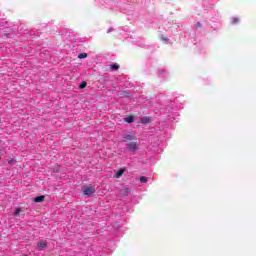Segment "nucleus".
<instances>
[{
	"label": "nucleus",
	"instance_id": "1",
	"mask_svg": "<svg viewBox=\"0 0 256 256\" xmlns=\"http://www.w3.org/2000/svg\"><path fill=\"white\" fill-rule=\"evenodd\" d=\"M126 149H128V151H131L132 153H135V151H137L139 149V143H137V142L127 143Z\"/></svg>",
	"mask_w": 256,
	"mask_h": 256
},
{
	"label": "nucleus",
	"instance_id": "2",
	"mask_svg": "<svg viewBox=\"0 0 256 256\" xmlns=\"http://www.w3.org/2000/svg\"><path fill=\"white\" fill-rule=\"evenodd\" d=\"M82 191H83L84 195H86L87 197H91V195H93L95 193V187L87 186V187L82 188Z\"/></svg>",
	"mask_w": 256,
	"mask_h": 256
},
{
	"label": "nucleus",
	"instance_id": "3",
	"mask_svg": "<svg viewBox=\"0 0 256 256\" xmlns=\"http://www.w3.org/2000/svg\"><path fill=\"white\" fill-rule=\"evenodd\" d=\"M123 139L124 143H127V141H133V139H135V136L133 134H124Z\"/></svg>",
	"mask_w": 256,
	"mask_h": 256
},
{
	"label": "nucleus",
	"instance_id": "4",
	"mask_svg": "<svg viewBox=\"0 0 256 256\" xmlns=\"http://www.w3.org/2000/svg\"><path fill=\"white\" fill-rule=\"evenodd\" d=\"M37 245H38L39 251H43V249L47 247V241L41 240L40 242H38Z\"/></svg>",
	"mask_w": 256,
	"mask_h": 256
},
{
	"label": "nucleus",
	"instance_id": "5",
	"mask_svg": "<svg viewBox=\"0 0 256 256\" xmlns=\"http://www.w3.org/2000/svg\"><path fill=\"white\" fill-rule=\"evenodd\" d=\"M125 168H122V169H120L117 173H116V175H115V177H116V179H121V177H123V173H125Z\"/></svg>",
	"mask_w": 256,
	"mask_h": 256
},
{
	"label": "nucleus",
	"instance_id": "6",
	"mask_svg": "<svg viewBox=\"0 0 256 256\" xmlns=\"http://www.w3.org/2000/svg\"><path fill=\"white\" fill-rule=\"evenodd\" d=\"M120 193H121V195L127 196V195H129V193H131V189H129V188H124V189H122V190L120 191Z\"/></svg>",
	"mask_w": 256,
	"mask_h": 256
},
{
	"label": "nucleus",
	"instance_id": "7",
	"mask_svg": "<svg viewBox=\"0 0 256 256\" xmlns=\"http://www.w3.org/2000/svg\"><path fill=\"white\" fill-rule=\"evenodd\" d=\"M35 203H41L45 201V196H38L34 199Z\"/></svg>",
	"mask_w": 256,
	"mask_h": 256
},
{
	"label": "nucleus",
	"instance_id": "8",
	"mask_svg": "<svg viewBox=\"0 0 256 256\" xmlns=\"http://www.w3.org/2000/svg\"><path fill=\"white\" fill-rule=\"evenodd\" d=\"M21 212H23V208H17L13 213L14 217H19Z\"/></svg>",
	"mask_w": 256,
	"mask_h": 256
},
{
	"label": "nucleus",
	"instance_id": "9",
	"mask_svg": "<svg viewBox=\"0 0 256 256\" xmlns=\"http://www.w3.org/2000/svg\"><path fill=\"white\" fill-rule=\"evenodd\" d=\"M124 121L126 123H133V121H135V118H133V116H128V117L124 118Z\"/></svg>",
	"mask_w": 256,
	"mask_h": 256
},
{
	"label": "nucleus",
	"instance_id": "10",
	"mask_svg": "<svg viewBox=\"0 0 256 256\" xmlns=\"http://www.w3.org/2000/svg\"><path fill=\"white\" fill-rule=\"evenodd\" d=\"M110 69H111V71H117V69H119V65L112 64V65H110Z\"/></svg>",
	"mask_w": 256,
	"mask_h": 256
},
{
	"label": "nucleus",
	"instance_id": "11",
	"mask_svg": "<svg viewBox=\"0 0 256 256\" xmlns=\"http://www.w3.org/2000/svg\"><path fill=\"white\" fill-rule=\"evenodd\" d=\"M87 53H81L78 55V59H86Z\"/></svg>",
	"mask_w": 256,
	"mask_h": 256
},
{
	"label": "nucleus",
	"instance_id": "12",
	"mask_svg": "<svg viewBox=\"0 0 256 256\" xmlns=\"http://www.w3.org/2000/svg\"><path fill=\"white\" fill-rule=\"evenodd\" d=\"M148 178L145 176L140 177V183H147Z\"/></svg>",
	"mask_w": 256,
	"mask_h": 256
},
{
	"label": "nucleus",
	"instance_id": "13",
	"mask_svg": "<svg viewBox=\"0 0 256 256\" xmlns=\"http://www.w3.org/2000/svg\"><path fill=\"white\" fill-rule=\"evenodd\" d=\"M201 27H203V25L201 24V22H197L195 24V29H201Z\"/></svg>",
	"mask_w": 256,
	"mask_h": 256
},
{
	"label": "nucleus",
	"instance_id": "14",
	"mask_svg": "<svg viewBox=\"0 0 256 256\" xmlns=\"http://www.w3.org/2000/svg\"><path fill=\"white\" fill-rule=\"evenodd\" d=\"M79 87L81 89H85V87H87V83L86 82H82Z\"/></svg>",
	"mask_w": 256,
	"mask_h": 256
},
{
	"label": "nucleus",
	"instance_id": "15",
	"mask_svg": "<svg viewBox=\"0 0 256 256\" xmlns=\"http://www.w3.org/2000/svg\"><path fill=\"white\" fill-rule=\"evenodd\" d=\"M233 23H239V18H233Z\"/></svg>",
	"mask_w": 256,
	"mask_h": 256
},
{
	"label": "nucleus",
	"instance_id": "16",
	"mask_svg": "<svg viewBox=\"0 0 256 256\" xmlns=\"http://www.w3.org/2000/svg\"><path fill=\"white\" fill-rule=\"evenodd\" d=\"M111 31H113V28H109V29L107 30V33H111Z\"/></svg>",
	"mask_w": 256,
	"mask_h": 256
},
{
	"label": "nucleus",
	"instance_id": "17",
	"mask_svg": "<svg viewBox=\"0 0 256 256\" xmlns=\"http://www.w3.org/2000/svg\"><path fill=\"white\" fill-rule=\"evenodd\" d=\"M8 163H9V165H11V163H13V160H10Z\"/></svg>",
	"mask_w": 256,
	"mask_h": 256
}]
</instances>
